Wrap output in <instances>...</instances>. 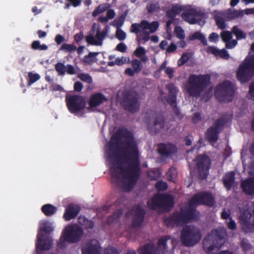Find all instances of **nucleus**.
<instances>
[{
	"instance_id": "nucleus-1",
	"label": "nucleus",
	"mask_w": 254,
	"mask_h": 254,
	"mask_svg": "<svg viewBox=\"0 0 254 254\" xmlns=\"http://www.w3.org/2000/svg\"><path fill=\"white\" fill-rule=\"evenodd\" d=\"M106 157L112 181L125 191L134 187L139 174V154L130 132L121 129L111 138Z\"/></svg>"
},
{
	"instance_id": "nucleus-2",
	"label": "nucleus",
	"mask_w": 254,
	"mask_h": 254,
	"mask_svg": "<svg viewBox=\"0 0 254 254\" xmlns=\"http://www.w3.org/2000/svg\"><path fill=\"white\" fill-rule=\"evenodd\" d=\"M213 203V198L210 194L198 193L192 198L188 208L182 209L180 213H176L170 218L166 219L165 220V223L168 226H177L183 225L191 220L195 219L198 216V212L193 208V205L201 204L212 205Z\"/></svg>"
},
{
	"instance_id": "nucleus-3",
	"label": "nucleus",
	"mask_w": 254,
	"mask_h": 254,
	"mask_svg": "<svg viewBox=\"0 0 254 254\" xmlns=\"http://www.w3.org/2000/svg\"><path fill=\"white\" fill-rule=\"evenodd\" d=\"M183 10H185V12L182 14V18L184 20L190 24L198 23L201 25L204 24L205 16L201 8L190 5L185 6L174 5L171 9L168 11L167 13L168 16L171 18L166 23L167 32L170 33L171 31L170 26L174 22V19L173 18Z\"/></svg>"
},
{
	"instance_id": "nucleus-4",
	"label": "nucleus",
	"mask_w": 254,
	"mask_h": 254,
	"mask_svg": "<svg viewBox=\"0 0 254 254\" xmlns=\"http://www.w3.org/2000/svg\"><path fill=\"white\" fill-rule=\"evenodd\" d=\"M178 240L171 236L161 238L158 243L157 250L152 244H148L139 250V254H174V249L177 246Z\"/></svg>"
},
{
	"instance_id": "nucleus-5",
	"label": "nucleus",
	"mask_w": 254,
	"mask_h": 254,
	"mask_svg": "<svg viewBox=\"0 0 254 254\" xmlns=\"http://www.w3.org/2000/svg\"><path fill=\"white\" fill-rule=\"evenodd\" d=\"M227 236L226 230L224 228L211 231L203 241V250L209 254L214 253L224 244Z\"/></svg>"
},
{
	"instance_id": "nucleus-6",
	"label": "nucleus",
	"mask_w": 254,
	"mask_h": 254,
	"mask_svg": "<svg viewBox=\"0 0 254 254\" xmlns=\"http://www.w3.org/2000/svg\"><path fill=\"white\" fill-rule=\"evenodd\" d=\"M210 79L208 74L191 75L184 90L191 96H198L210 84Z\"/></svg>"
},
{
	"instance_id": "nucleus-7",
	"label": "nucleus",
	"mask_w": 254,
	"mask_h": 254,
	"mask_svg": "<svg viewBox=\"0 0 254 254\" xmlns=\"http://www.w3.org/2000/svg\"><path fill=\"white\" fill-rule=\"evenodd\" d=\"M159 26V24L157 21L149 23L146 20H142L140 24H132L130 31L137 34V42L138 45L144 44L150 40V34L155 32Z\"/></svg>"
},
{
	"instance_id": "nucleus-8",
	"label": "nucleus",
	"mask_w": 254,
	"mask_h": 254,
	"mask_svg": "<svg viewBox=\"0 0 254 254\" xmlns=\"http://www.w3.org/2000/svg\"><path fill=\"white\" fill-rule=\"evenodd\" d=\"M83 233L82 229L76 225L66 226L62 232L58 242V247L63 248L65 247L66 242L73 243L78 242Z\"/></svg>"
},
{
	"instance_id": "nucleus-9",
	"label": "nucleus",
	"mask_w": 254,
	"mask_h": 254,
	"mask_svg": "<svg viewBox=\"0 0 254 254\" xmlns=\"http://www.w3.org/2000/svg\"><path fill=\"white\" fill-rule=\"evenodd\" d=\"M254 75V56L246 58L237 71V78L241 83L249 81Z\"/></svg>"
},
{
	"instance_id": "nucleus-10",
	"label": "nucleus",
	"mask_w": 254,
	"mask_h": 254,
	"mask_svg": "<svg viewBox=\"0 0 254 254\" xmlns=\"http://www.w3.org/2000/svg\"><path fill=\"white\" fill-rule=\"evenodd\" d=\"M202 238L200 230L193 226H187L183 228L181 233L182 243L187 247H192L197 244Z\"/></svg>"
},
{
	"instance_id": "nucleus-11",
	"label": "nucleus",
	"mask_w": 254,
	"mask_h": 254,
	"mask_svg": "<svg viewBox=\"0 0 254 254\" xmlns=\"http://www.w3.org/2000/svg\"><path fill=\"white\" fill-rule=\"evenodd\" d=\"M239 218L245 231H254V202L249 204L248 210H241Z\"/></svg>"
},
{
	"instance_id": "nucleus-12",
	"label": "nucleus",
	"mask_w": 254,
	"mask_h": 254,
	"mask_svg": "<svg viewBox=\"0 0 254 254\" xmlns=\"http://www.w3.org/2000/svg\"><path fill=\"white\" fill-rule=\"evenodd\" d=\"M66 104L70 113L80 115L86 109V100L85 97L78 95L66 96Z\"/></svg>"
},
{
	"instance_id": "nucleus-13",
	"label": "nucleus",
	"mask_w": 254,
	"mask_h": 254,
	"mask_svg": "<svg viewBox=\"0 0 254 254\" xmlns=\"http://www.w3.org/2000/svg\"><path fill=\"white\" fill-rule=\"evenodd\" d=\"M234 85L226 81L218 85L216 87L215 96L221 102H229L232 100L234 94Z\"/></svg>"
},
{
	"instance_id": "nucleus-14",
	"label": "nucleus",
	"mask_w": 254,
	"mask_h": 254,
	"mask_svg": "<svg viewBox=\"0 0 254 254\" xmlns=\"http://www.w3.org/2000/svg\"><path fill=\"white\" fill-rule=\"evenodd\" d=\"M107 35V31H100V25L94 23L89 35L86 37V41L91 45L95 46H101L103 41Z\"/></svg>"
},
{
	"instance_id": "nucleus-15",
	"label": "nucleus",
	"mask_w": 254,
	"mask_h": 254,
	"mask_svg": "<svg viewBox=\"0 0 254 254\" xmlns=\"http://www.w3.org/2000/svg\"><path fill=\"white\" fill-rule=\"evenodd\" d=\"M196 165V170L201 179L205 178L208 174L210 161L205 155L198 156L194 161Z\"/></svg>"
},
{
	"instance_id": "nucleus-16",
	"label": "nucleus",
	"mask_w": 254,
	"mask_h": 254,
	"mask_svg": "<svg viewBox=\"0 0 254 254\" xmlns=\"http://www.w3.org/2000/svg\"><path fill=\"white\" fill-rule=\"evenodd\" d=\"M173 197L170 195H156L147 202L148 205L152 209H156L159 207H163L171 204Z\"/></svg>"
},
{
	"instance_id": "nucleus-17",
	"label": "nucleus",
	"mask_w": 254,
	"mask_h": 254,
	"mask_svg": "<svg viewBox=\"0 0 254 254\" xmlns=\"http://www.w3.org/2000/svg\"><path fill=\"white\" fill-rule=\"evenodd\" d=\"M223 125L224 121L220 120L207 130L205 137L211 143L213 144L217 140L218 133L222 130Z\"/></svg>"
},
{
	"instance_id": "nucleus-18",
	"label": "nucleus",
	"mask_w": 254,
	"mask_h": 254,
	"mask_svg": "<svg viewBox=\"0 0 254 254\" xmlns=\"http://www.w3.org/2000/svg\"><path fill=\"white\" fill-rule=\"evenodd\" d=\"M250 153L254 156V143L252 145L249 150L243 149L241 157L244 166V171L248 173L250 175H254V161L250 165H247V162H249L250 159L248 154Z\"/></svg>"
},
{
	"instance_id": "nucleus-19",
	"label": "nucleus",
	"mask_w": 254,
	"mask_h": 254,
	"mask_svg": "<svg viewBox=\"0 0 254 254\" xmlns=\"http://www.w3.org/2000/svg\"><path fill=\"white\" fill-rule=\"evenodd\" d=\"M106 101V97L100 93L92 95L88 101V106L86 108L88 112L94 111L97 107Z\"/></svg>"
},
{
	"instance_id": "nucleus-20",
	"label": "nucleus",
	"mask_w": 254,
	"mask_h": 254,
	"mask_svg": "<svg viewBox=\"0 0 254 254\" xmlns=\"http://www.w3.org/2000/svg\"><path fill=\"white\" fill-rule=\"evenodd\" d=\"M100 247L98 242L93 240L83 244L82 248V254H99Z\"/></svg>"
},
{
	"instance_id": "nucleus-21",
	"label": "nucleus",
	"mask_w": 254,
	"mask_h": 254,
	"mask_svg": "<svg viewBox=\"0 0 254 254\" xmlns=\"http://www.w3.org/2000/svg\"><path fill=\"white\" fill-rule=\"evenodd\" d=\"M53 242L50 238H45L40 233L37 235V249L40 250H49L52 247Z\"/></svg>"
},
{
	"instance_id": "nucleus-22",
	"label": "nucleus",
	"mask_w": 254,
	"mask_h": 254,
	"mask_svg": "<svg viewBox=\"0 0 254 254\" xmlns=\"http://www.w3.org/2000/svg\"><path fill=\"white\" fill-rule=\"evenodd\" d=\"M221 37L224 42L226 43V47L228 49H232L237 44V41L232 40V34L228 31H224L221 33Z\"/></svg>"
},
{
	"instance_id": "nucleus-23",
	"label": "nucleus",
	"mask_w": 254,
	"mask_h": 254,
	"mask_svg": "<svg viewBox=\"0 0 254 254\" xmlns=\"http://www.w3.org/2000/svg\"><path fill=\"white\" fill-rule=\"evenodd\" d=\"M132 213L133 215L132 225L134 227H138L143 221L144 211L142 208L139 207L132 210Z\"/></svg>"
},
{
	"instance_id": "nucleus-24",
	"label": "nucleus",
	"mask_w": 254,
	"mask_h": 254,
	"mask_svg": "<svg viewBox=\"0 0 254 254\" xmlns=\"http://www.w3.org/2000/svg\"><path fill=\"white\" fill-rule=\"evenodd\" d=\"M169 91V97L168 99H164L167 103L170 104L172 107H176V94L178 91V89L173 84H170L167 86ZM162 100H164L163 97H162Z\"/></svg>"
},
{
	"instance_id": "nucleus-25",
	"label": "nucleus",
	"mask_w": 254,
	"mask_h": 254,
	"mask_svg": "<svg viewBox=\"0 0 254 254\" xmlns=\"http://www.w3.org/2000/svg\"><path fill=\"white\" fill-rule=\"evenodd\" d=\"M79 211V208L77 205L70 204L66 207L64 217L65 220H70L77 215Z\"/></svg>"
},
{
	"instance_id": "nucleus-26",
	"label": "nucleus",
	"mask_w": 254,
	"mask_h": 254,
	"mask_svg": "<svg viewBox=\"0 0 254 254\" xmlns=\"http://www.w3.org/2000/svg\"><path fill=\"white\" fill-rule=\"evenodd\" d=\"M54 229L53 222L46 220H42L40 221L38 233H40L42 235H43L42 234L43 232L49 234L53 232Z\"/></svg>"
},
{
	"instance_id": "nucleus-27",
	"label": "nucleus",
	"mask_w": 254,
	"mask_h": 254,
	"mask_svg": "<svg viewBox=\"0 0 254 254\" xmlns=\"http://www.w3.org/2000/svg\"><path fill=\"white\" fill-rule=\"evenodd\" d=\"M242 188L247 194H254V177L251 178L243 181L241 184Z\"/></svg>"
},
{
	"instance_id": "nucleus-28",
	"label": "nucleus",
	"mask_w": 254,
	"mask_h": 254,
	"mask_svg": "<svg viewBox=\"0 0 254 254\" xmlns=\"http://www.w3.org/2000/svg\"><path fill=\"white\" fill-rule=\"evenodd\" d=\"M208 52L217 57H219L225 60L230 58L228 52L225 49L219 50L214 47H209L208 48Z\"/></svg>"
},
{
	"instance_id": "nucleus-29",
	"label": "nucleus",
	"mask_w": 254,
	"mask_h": 254,
	"mask_svg": "<svg viewBox=\"0 0 254 254\" xmlns=\"http://www.w3.org/2000/svg\"><path fill=\"white\" fill-rule=\"evenodd\" d=\"M223 182L227 190H229L234 184V174L230 172L225 175L223 178Z\"/></svg>"
},
{
	"instance_id": "nucleus-30",
	"label": "nucleus",
	"mask_w": 254,
	"mask_h": 254,
	"mask_svg": "<svg viewBox=\"0 0 254 254\" xmlns=\"http://www.w3.org/2000/svg\"><path fill=\"white\" fill-rule=\"evenodd\" d=\"M227 19H232L243 15V11H237L235 9H229L223 13Z\"/></svg>"
},
{
	"instance_id": "nucleus-31",
	"label": "nucleus",
	"mask_w": 254,
	"mask_h": 254,
	"mask_svg": "<svg viewBox=\"0 0 254 254\" xmlns=\"http://www.w3.org/2000/svg\"><path fill=\"white\" fill-rule=\"evenodd\" d=\"M139 109V103L136 98L130 99L127 103L126 109L131 112H135Z\"/></svg>"
},
{
	"instance_id": "nucleus-32",
	"label": "nucleus",
	"mask_w": 254,
	"mask_h": 254,
	"mask_svg": "<svg viewBox=\"0 0 254 254\" xmlns=\"http://www.w3.org/2000/svg\"><path fill=\"white\" fill-rule=\"evenodd\" d=\"M175 151V147L171 144H161L158 149L159 153L168 155Z\"/></svg>"
},
{
	"instance_id": "nucleus-33",
	"label": "nucleus",
	"mask_w": 254,
	"mask_h": 254,
	"mask_svg": "<svg viewBox=\"0 0 254 254\" xmlns=\"http://www.w3.org/2000/svg\"><path fill=\"white\" fill-rule=\"evenodd\" d=\"M145 49L141 46L138 47L134 51V54L139 58L142 61H147L148 60L147 57L146 56Z\"/></svg>"
},
{
	"instance_id": "nucleus-34",
	"label": "nucleus",
	"mask_w": 254,
	"mask_h": 254,
	"mask_svg": "<svg viewBox=\"0 0 254 254\" xmlns=\"http://www.w3.org/2000/svg\"><path fill=\"white\" fill-rule=\"evenodd\" d=\"M43 212L47 216L53 215L56 211V207L50 204H47L42 207Z\"/></svg>"
},
{
	"instance_id": "nucleus-35",
	"label": "nucleus",
	"mask_w": 254,
	"mask_h": 254,
	"mask_svg": "<svg viewBox=\"0 0 254 254\" xmlns=\"http://www.w3.org/2000/svg\"><path fill=\"white\" fill-rule=\"evenodd\" d=\"M224 19H226L224 16L223 13H219L215 16V20L217 26L221 29H223L226 27V25L224 21Z\"/></svg>"
},
{
	"instance_id": "nucleus-36",
	"label": "nucleus",
	"mask_w": 254,
	"mask_h": 254,
	"mask_svg": "<svg viewBox=\"0 0 254 254\" xmlns=\"http://www.w3.org/2000/svg\"><path fill=\"white\" fill-rule=\"evenodd\" d=\"M167 63L166 61L163 62L161 66L158 69V71L164 70L165 72L168 75L169 78H172L173 76L174 70L170 67L167 66Z\"/></svg>"
},
{
	"instance_id": "nucleus-37",
	"label": "nucleus",
	"mask_w": 254,
	"mask_h": 254,
	"mask_svg": "<svg viewBox=\"0 0 254 254\" xmlns=\"http://www.w3.org/2000/svg\"><path fill=\"white\" fill-rule=\"evenodd\" d=\"M189 39L190 40H194L195 39H198L201 41L204 45H207V40L202 35L200 32H196L194 33L191 35Z\"/></svg>"
},
{
	"instance_id": "nucleus-38",
	"label": "nucleus",
	"mask_w": 254,
	"mask_h": 254,
	"mask_svg": "<svg viewBox=\"0 0 254 254\" xmlns=\"http://www.w3.org/2000/svg\"><path fill=\"white\" fill-rule=\"evenodd\" d=\"M79 223L84 226L86 228H91L93 226L92 221L87 220L85 217L80 216L78 218Z\"/></svg>"
},
{
	"instance_id": "nucleus-39",
	"label": "nucleus",
	"mask_w": 254,
	"mask_h": 254,
	"mask_svg": "<svg viewBox=\"0 0 254 254\" xmlns=\"http://www.w3.org/2000/svg\"><path fill=\"white\" fill-rule=\"evenodd\" d=\"M98 54V53H90L88 55L84 57L83 62L89 64H92L96 61V56Z\"/></svg>"
},
{
	"instance_id": "nucleus-40",
	"label": "nucleus",
	"mask_w": 254,
	"mask_h": 254,
	"mask_svg": "<svg viewBox=\"0 0 254 254\" xmlns=\"http://www.w3.org/2000/svg\"><path fill=\"white\" fill-rule=\"evenodd\" d=\"M192 54L190 53L184 54L178 61V65L181 66L185 64L191 57Z\"/></svg>"
},
{
	"instance_id": "nucleus-41",
	"label": "nucleus",
	"mask_w": 254,
	"mask_h": 254,
	"mask_svg": "<svg viewBox=\"0 0 254 254\" xmlns=\"http://www.w3.org/2000/svg\"><path fill=\"white\" fill-rule=\"evenodd\" d=\"M232 31L238 39H244L246 37V34L240 30L237 26L233 27Z\"/></svg>"
},
{
	"instance_id": "nucleus-42",
	"label": "nucleus",
	"mask_w": 254,
	"mask_h": 254,
	"mask_svg": "<svg viewBox=\"0 0 254 254\" xmlns=\"http://www.w3.org/2000/svg\"><path fill=\"white\" fill-rule=\"evenodd\" d=\"M109 7V5L107 4H104L99 6L93 12V16H96L99 14L102 13L106 11Z\"/></svg>"
},
{
	"instance_id": "nucleus-43",
	"label": "nucleus",
	"mask_w": 254,
	"mask_h": 254,
	"mask_svg": "<svg viewBox=\"0 0 254 254\" xmlns=\"http://www.w3.org/2000/svg\"><path fill=\"white\" fill-rule=\"evenodd\" d=\"M32 48L34 50H46L48 46L45 44L41 45L40 41H35L32 44Z\"/></svg>"
},
{
	"instance_id": "nucleus-44",
	"label": "nucleus",
	"mask_w": 254,
	"mask_h": 254,
	"mask_svg": "<svg viewBox=\"0 0 254 254\" xmlns=\"http://www.w3.org/2000/svg\"><path fill=\"white\" fill-rule=\"evenodd\" d=\"M174 33L176 37L182 40L185 38L184 30L180 26H177L174 29Z\"/></svg>"
},
{
	"instance_id": "nucleus-45",
	"label": "nucleus",
	"mask_w": 254,
	"mask_h": 254,
	"mask_svg": "<svg viewBox=\"0 0 254 254\" xmlns=\"http://www.w3.org/2000/svg\"><path fill=\"white\" fill-rule=\"evenodd\" d=\"M55 69L56 71L61 75L64 74L66 72V66L61 63H58L56 64Z\"/></svg>"
},
{
	"instance_id": "nucleus-46",
	"label": "nucleus",
	"mask_w": 254,
	"mask_h": 254,
	"mask_svg": "<svg viewBox=\"0 0 254 254\" xmlns=\"http://www.w3.org/2000/svg\"><path fill=\"white\" fill-rule=\"evenodd\" d=\"M77 77L82 81H84L87 83H91L92 82V78L91 76L87 73H80L78 75Z\"/></svg>"
},
{
	"instance_id": "nucleus-47",
	"label": "nucleus",
	"mask_w": 254,
	"mask_h": 254,
	"mask_svg": "<svg viewBox=\"0 0 254 254\" xmlns=\"http://www.w3.org/2000/svg\"><path fill=\"white\" fill-rule=\"evenodd\" d=\"M131 65L134 71L135 72H138L140 71L142 68V64L141 62L136 59L132 61Z\"/></svg>"
},
{
	"instance_id": "nucleus-48",
	"label": "nucleus",
	"mask_w": 254,
	"mask_h": 254,
	"mask_svg": "<svg viewBox=\"0 0 254 254\" xmlns=\"http://www.w3.org/2000/svg\"><path fill=\"white\" fill-rule=\"evenodd\" d=\"M76 49L75 46L72 44H64L61 47L60 50L65 51L67 52L75 51Z\"/></svg>"
},
{
	"instance_id": "nucleus-49",
	"label": "nucleus",
	"mask_w": 254,
	"mask_h": 254,
	"mask_svg": "<svg viewBox=\"0 0 254 254\" xmlns=\"http://www.w3.org/2000/svg\"><path fill=\"white\" fill-rule=\"evenodd\" d=\"M28 76L29 77V80L28 82V85H30L31 84L35 82L37 80H38L40 76L37 73H33L32 72H30L28 74Z\"/></svg>"
},
{
	"instance_id": "nucleus-50",
	"label": "nucleus",
	"mask_w": 254,
	"mask_h": 254,
	"mask_svg": "<svg viewBox=\"0 0 254 254\" xmlns=\"http://www.w3.org/2000/svg\"><path fill=\"white\" fill-rule=\"evenodd\" d=\"M227 228L231 230H235L237 228V224L234 220L232 218L225 221Z\"/></svg>"
},
{
	"instance_id": "nucleus-51",
	"label": "nucleus",
	"mask_w": 254,
	"mask_h": 254,
	"mask_svg": "<svg viewBox=\"0 0 254 254\" xmlns=\"http://www.w3.org/2000/svg\"><path fill=\"white\" fill-rule=\"evenodd\" d=\"M129 58L126 57H122L121 58H117L116 59V64L118 65H121L126 63H129Z\"/></svg>"
},
{
	"instance_id": "nucleus-52",
	"label": "nucleus",
	"mask_w": 254,
	"mask_h": 254,
	"mask_svg": "<svg viewBox=\"0 0 254 254\" xmlns=\"http://www.w3.org/2000/svg\"><path fill=\"white\" fill-rule=\"evenodd\" d=\"M116 37L119 40H124L126 38V33L120 28H117Z\"/></svg>"
},
{
	"instance_id": "nucleus-53",
	"label": "nucleus",
	"mask_w": 254,
	"mask_h": 254,
	"mask_svg": "<svg viewBox=\"0 0 254 254\" xmlns=\"http://www.w3.org/2000/svg\"><path fill=\"white\" fill-rule=\"evenodd\" d=\"M169 179L174 182L177 176V171L175 168H171L168 172Z\"/></svg>"
},
{
	"instance_id": "nucleus-54",
	"label": "nucleus",
	"mask_w": 254,
	"mask_h": 254,
	"mask_svg": "<svg viewBox=\"0 0 254 254\" xmlns=\"http://www.w3.org/2000/svg\"><path fill=\"white\" fill-rule=\"evenodd\" d=\"M221 218L224 220L225 221L232 218L231 216V212L229 210H224L221 213Z\"/></svg>"
},
{
	"instance_id": "nucleus-55",
	"label": "nucleus",
	"mask_w": 254,
	"mask_h": 254,
	"mask_svg": "<svg viewBox=\"0 0 254 254\" xmlns=\"http://www.w3.org/2000/svg\"><path fill=\"white\" fill-rule=\"evenodd\" d=\"M160 174L158 170L152 171L148 173V177L151 180H156L158 179Z\"/></svg>"
},
{
	"instance_id": "nucleus-56",
	"label": "nucleus",
	"mask_w": 254,
	"mask_h": 254,
	"mask_svg": "<svg viewBox=\"0 0 254 254\" xmlns=\"http://www.w3.org/2000/svg\"><path fill=\"white\" fill-rule=\"evenodd\" d=\"M167 185L165 182L160 181L156 185V187L159 190H165L167 188Z\"/></svg>"
},
{
	"instance_id": "nucleus-57",
	"label": "nucleus",
	"mask_w": 254,
	"mask_h": 254,
	"mask_svg": "<svg viewBox=\"0 0 254 254\" xmlns=\"http://www.w3.org/2000/svg\"><path fill=\"white\" fill-rule=\"evenodd\" d=\"M247 96L248 98L254 100V81L250 85L249 91Z\"/></svg>"
},
{
	"instance_id": "nucleus-58",
	"label": "nucleus",
	"mask_w": 254,
	"mask_h": 254,
	"mask_svg": "<svg viewBox=\"0 0 254 254\" xmlns=\"http://www.w3.org/2000/svg\"><path fill=\"white\" fill-rule=\"evenodd\" d=\"M125 18L123 16H121L118 19H116L114 21V24L117 28H120L124 22Z\"/></svg>"
},
{
	"instance_id": "nucleus-59",
	"label": "nucleus",
	"mask_w": 254,
	"mask_h": 254,
	"mask_svg": "<svg viewBox=\"0 0 254 254\" xmlns=\"http://www.w3.org/2000/svg\"><path fill=\"white\" fill-rule=\"evenodd\" d=\"M219 35L216 33H212L210 34L208 39L212 42L216 43L218 41Z\"/></svg>"
},
{
	"instance_id": "nucleus-60",
	"label": "nucleus",
	"mask_w": 254,
	"mask_h": 254,
	"mask_svg": "<svg viewBox=\"0 0 254 254\" xmlns=\"http://www.w3.org/2000/svg\"><path fill=\"white\" fill-rule=\"evenodd\" d=\"M164 122L162 119H158L154 123L155 128L156 129H160L163 127Z\"/></svg>"
},
{
	"instance_id": "nucleus-61",
	"label": "nucleus",
	"mask_w": 254,
	"mask_h": 254,
	"mask_svg": "<svg viewBox=\"0 0 254 254\" xmlns=\"http://www.w3.org/2000/svg\"><path fill=\"white\" fill-rule=\"evenodd\" d=\"M241 247L245 250L247 251L251 249V246L249 242L247 240H243L241 242Z\"/></svg>"
},
{
	"instance_id": "nucleus-62",
	"label": "nucleus",
	"mask_w": 254,
	"mask_h": 254,
	"mask_svg": "<svg viewBox=\"0 0 254 254\" xmlns=\"http://www.w3.org/2000/svg\"><path fill=\"white\" fill-rule=\"evenodd\" d=\"M122 212L120 210H118L112 216V218H110L108 220L109 223H111L115 220V219H117L119 217H120L121 215Z\"/></svg>"
},
{
	"instance_id": "nucleus-63",
	"label": "nucleus",
	"mask_w": 254,
	"mask_h": 254,
	"mask_svg": "<svg viewBox=\"0 0 254 254\" xmlns=\"http://www.w3.org/2000/svg\"><path fill=\"white\" fill-rule=\"evenodd\" d=\"M66 72L69 74H74L75 73V68L72 65L68 64L66 66Z\"/></svg>"
},
{
	"instance_id": "nucleus-64",
	"label": "nucleus",
	"mask_w": 254,
	"mask_h": 254,
	"mask_svg": "<svg viewBox=\"0 0 254 254\" xmlns=\"http://www.w3.org/2000/svg\"><path fill=\"white\" fill-rule=\"evenodd\" d=\"M116 49L121 52H125L127 50V46L124 43H121L117 46Z\"/></svg>"
}]
</instances>
